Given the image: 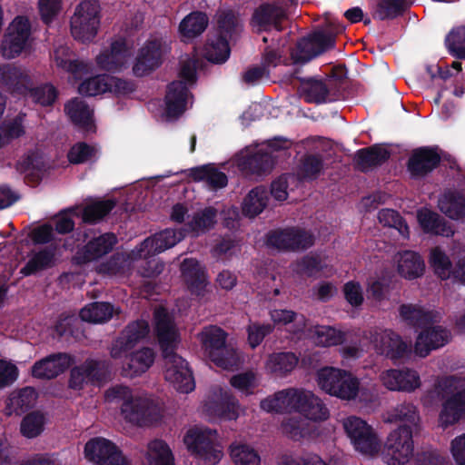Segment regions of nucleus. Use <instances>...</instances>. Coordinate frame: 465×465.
<instances>
[{
    "mask_svg": "<svg viewBox=\"0 0 465 465\" xmlns=\"http://www.w3.org/2000/svg\"><path fill=\"white\" fill-rule=\"evenodd\" d=\"M155 332L164 361L166 381L182 393H189L195 388L194 379L187 361L174 352L180 342V334L173 317L160 307L154 312Z\"/></svg>",
    "mask_w": 465,
    "mask_h": 465,
    "instance_id": "1",
    "label": "nucleus"
},
{
    "mask_svg": "<svg viewBox=\"0 0 465 465\" xmlns=\"http://www.w3.org/2000/svg\"><path fill=\"white\" fill-rule=\"evenodd\" d=\"M148 333L149 325L145 321L134 322L113 342L110 355L121 361L124 375L139 376L153 365L155 353L152 349L141 348L133 351L135 345L147 337Z\"/></svg>",
    "mask_w": 465,
    "mask_h": 465,
    "instance_id": "2",
    "label": "nucleus"
},
{
    "mask_svg": "<svg viewBox=\"0 0 465 465\" xmlns=\"http://www.w3.org/2000/svg\"><path fill=\"white\" fill-rule=\"evenodd\" d=\"M260 406L267 412L296 411L308 422H321L330 417V411L320 397L299 388L280 391L262 400Z\"/></svg>",
    "mask_w": 465,
    "mask_h": 465,
    "instance_id": "3",
    "label": "nucleus"
},
{
    "mask_svg": "<svg viewBox=\"0 0 465 465\" xmlns=\"http://www.w3.org/2000/svg\"><path fill=\"white\" fill-rule=\"evenodd\" d=\"M108 402H121L120 410L123 418L137 426H151L159 423L163 417L161 403L152 396L129 389L124 386H114L105 392Z\"/></svg>",
    "mask_w": 465,
    "mask_h": 465,
    "instance_id": "4",
    "label": "nucleus"
},
{
    "mask_svg": "<svg viewBox=\"0 0 465 465\" xmlns=\"http://www.w3.org/2000/svg\"><path fill=\"white\" fill-rule=\"evenodd\" d=\"M433 392L444 399L439 415V424L447 428L465 417V378L449 376L440 378Z\"/></svg>",
    "mask_w": 465,
    "mask_h": 465,
    "instance_id": "5",
    "label": "nucleus"
},
{
    "mask_svg": "<svg viewBox=\"0 0 465 465\" xmlns=\"http://www.w3.org/2000/svg\"><path fill=\"white\" fill-rule=\"evenodd\" d=\"M0 84L13 93L29 95L42 106L51 105L57 96L55 88L49 84L31 88L28 74L11 64H0Z\"/></svg>",
    "mask_w": 465,
    "mask_h": 465,
    "instance_id": "6",
    "label": "nucleus"
},
{
    "mask_svg": "<svg viewBox=\"0 0 465 465\" xmlns=\"http://www.w3.org/2000/svg\"><path fill=\"white\" fill-rule=\"evenodd\" d=\"M315 381L322 391L341 401H354L361 392L360 380L343 369L322 367L316 371Z\"/></svg>",
    "mask_w": 465,
    "mask_h": 465,
    "instance_id": "7",
    "label": "nucleus"
},
{
    "mask_svg": "<svg viewBox=\"0 0 465 465\" xmlns=\"http://www.w3.org/2000/svg\"><path fill=\"white\" fill-rule=\"evenodd\" d=\"M226 333L217 326L205 327L199 334L204 355L217 367L233 370L242 363L240 353L226 345Z\"/></svg>",
    "mask_w": 465,
    "mask_h": 465,
    "instance_id": "8",
    "label": "nucleus"
},
{
    "mask_svg": "<svg viewBox=\"0 0 465 465\" xmlns=\"http://www.w3.org/2000/svg\"><path fill=\"white\" fill-rule=\"evenodd\" d=\"M218 28L208 41L204 48V55L212 63L223 64L230 56L228 38L239 34L242 25L239 17L232 11H222L218 15Z\"/></svg>",
    "mask_w": 465,
    "mask_h": 465,
    "instance_id": "9",
    "label": "nucleus"
},
{
    "mask_svg": "<svg viewBox=\"0 0 465 465\" xmlns=\"http://www.w3.org/2000/svg\"><path fill=\"white\" fill-rule=\"evenodd\" d=\"M195 70L194 60L183 61L179 74L180 80L173 82L168 86L164 108L166 120L177 118L187 109L190 101L188 87L196 81Z\"/></svg>",
    "mask_w": 465,
    "mask_h": 465,
    "instance_id": "10",
    "label": "nucleus"
},
{
    "mask_svg": "<svg viewBox=\"0 0 465 465\" xmlns=\"http://www.w3.org/2000/svg\"><path fill=\"white\" fill-rule=\"evenodd\" d=\"M342 428L355 451L375 458L381 450V441L375 429L363 419L351 415L341 420Z\"/></svg>",
    "mask_w": 465,
    "mask_h": 465,
    "instance_id": "11",
    "label": "nucleus"
},
{
    "mask_svg": "<svg viewBox=\"0 0 465 465\" xmlns=\"http://www.w3.org/2000/svg\"><path fill=\"white\" fill-rule=\"evenodd\" d=\"M183 442L187 449L201 460L215 465L223 458V447L217 443L216 430L193 427L187 430Z\"/></svg>",
    "mask_w": 465,
    "mask_h": 465,
    "instance_id": "12",
    "label": "nucleus"
},
{
    "mask_svg": "<svg viewBox=\"0 0 465 465\" xmlns=\"http://www.w3.org/2000/svg\"><path fill=\"white\" fill-rule=\"evenodd\" d=\"M381 460L386 465H408L414 456L413 433L410 427L399 426L386 437Z\"/></svg>",
    "mask_w": 465,
    "mask_h": 465,
    "instance_id": "13",
    "label": "nucleus"
},
{
    "mask_svg": "<svg viewBox=\"0 0 465 465\" xmlns=\"http://www.w3.org/2000/svg\"><path fill=\"white\" fill-rule=\"evenodd\" d=\"M288 147V142L273 139L261 145L259 149L247 147L233 159V163L242 170L251 173L265 172L273 164L274 152Z\"/></svg>",
    "mask_w": 465,
    "mask_h": 465,
    "instance_id": "14",
    "label": "nucleus"
},
{
    "mask_svg": "<svg viewBox=\"0 0 465 465\" xmlns=\"http://www.w3.org/2000/svg\"><path fill=\"white\" fill-rule=\"evenodd\" d=\"M100 5L96 0H84L75 8L71 18L73 37L82 43L94 39L100 27Z\"/></svg>",
    "mask_w": 465,
    "mask_h": 465,
    "instance_id": "15",
    "label": "nucleus"
},
{
    "mask_svg": "<svg viewBox=\"0 0 465 465\" xmlns=\"http://www.w3.org/2000/svg\"><path fill=\"white\" fill-rule=\"evenodd\" d=\"M202 411L213 421L234 420L239 417L240 404L228 389L216 386L203 401Z\"/></svg>",
    "mask_w": 465,
    "mask_h": 465,
    "instance_id": "16",
    "label": "nucleus"
},
{
    "mask_svg": "<svg viewBox=\"0 0 465 465\" xmlns=\"http://www.w3.org/2000/svg\"><path fill=\"white\" fill-rule=\"evenodd\" d=\"M31 25L24 16L15 17L3 37L0 51L3 57L13 59L31 49Z\"/></svg>",
    "mask_w": 465,
    "mask_h": 465,
    "instance_id": "17",
    "label": "nucleus"
},
{
    "mask_svg": "<svg viewBox=\"0 0 465 465\" xmlns=\"http://www.w3.org/2000/svg\"><path fill=\"white\" fill-rule=\"evenodd\" d=\"M170 44L166 36H151L139 51L133 67L134 74L143 76L157 68L170 51Z\"/></svg>",
    "mask_w": 465,
    "mask_h": 465,
    "instance_id": "18",
    "label": "nucleus"
},
{
    "mask_svg": "<svg viewBox=\"0 0 465 465\" xmlns=\"http://www.w3.org/2000/svg\"><path fill=\"white\" fill-rule=\"evenodd\" d=\"M84 456L95 465H130L119 448L102 437L91 439L85 443Z\"/></svg>",
    "mask_w": 465,
    "mask_h": 465,
    "instance_id": "19",
    "label": "nucleus"
},
{
    "mask_svg": "<svg viewBox=\"0 0 465 465\" xmlns=\"http://www.w3.org/2000/svg\"><path fill=\"white\" fill-rule=\"evenodd\" d=\"M334 35L324 31H317L308 37L302 38L292 52L295 64H304L334 46Z\"/></svg>",
    "mask_w": 465,
    "mask_h": 465,
    "instance_id": "20",
    "label": "nucleus"
},
{
    "mask_svg": "<svg viewBox=\"0 0 465 465\" xmlns=\"http://www.w3.org/2000/svg\"><path fill=\"white\" fill-rule=\"evenodd\" d=\"M267 243L278 250L299 252L313 244V236L304 229L288 228L271 232L268 235Z\"/></svg>",
    "mask_w": 465,
    "mask_h": 465,
    "instance_id": "21",
    "label": "nucleus"
},
{
    "mask_svg": "<svg viewBox=\"0 0 465 465\" xmlns=\"http://www.w3.org/2000/svg\"><path fill=\"white\" fill-rule=\"evenodd\" d=\"M105 379L103 364L92 359L70 371L69 388L74 391H83L89 387H100Z\"/></svg>",
    "mask_w": 465,
    "mask_h": 465,
    "instance_id": "22",
    "label": "nucleus"
},
{
    "mask_svg": "<svg viewBox=\"0 0 465 465\" xmlns=\"http://www.w3.org/2000/svg\"><path fill=\"white\" fill-rule=\"evenodd\" d=\"M133 90V84L107 74L85 79L78 87L79 93L86 96H95L107 92L115 94H127Z\"/></svg>",
    "mask_w": 465,
    "mask_h": 465,
    "instance_id": "23",
    "label": "nucleus"
},
{
    "mask_svg": "<svg viewBox=\"0 0 465 465\" xmlns=\"http://www.w3.org/2000/svg\"><path fill=\"white\" fill-rule=\"evenodd\" d=\"M380 381L386 389L392 391L412 392L421 385L419 372L406 367L381 371Z\"/></svg>",
    "mask_w": 465,
    "mask_h": 465,
    "instance_id": "24",
    "label": "nucleus"
},
{
    "mask_svg": "<svg viewBox=\"0 0 465 465\" xmlns=\"http://www.w3.org/2000/svg\"><path fill=\"white\" fill-rule=\"evenodd\" d=\"M368 338L377 353L392 360L401 358L408 349V345L401 337L391 330L371 331Z\"/></svg>",
    "mask_w": 465,
    "mask_h": 465,
    "instance_id": "25",
    "label": "nucleus"
},
{
    "mask_svg": "<svg viewBox=\"0 0 465 465\" xmlns=\"http://www.w3.org/2000/svg\"><path fill=\"white\" fill-rule=\"evenodd\" d=\"M183 237L184 234L180 230H163L144 240L143 242L135 249L134 255L137 253L139 257L144 258H147V256L151 255H156L167 249L173 247Z\"/></svg>",
    "mask_w": 465,
    "mask_h": 465,
    "instance_id": "26",
    "label": "nucleus"
},
{
    "mask_svg": "<svg viewBox=\"0 0 465 465\" xmlns=\"http://www.w3.org/2000/svg\"><path fill=\"white\" fill-rule=\"evenodd\" d=\"M130 52L123 39L112 43L110 49L104 50L96 57L97 65L106 71H118L124 68Z\"/></svg>",
    "mask_w": 465,
    "mask_h": 465,
    "instance_id": "27",
    "label": "nucleus"
},
{
    "mask_svg": "<svg viewBox=\"0 0 465 465\" xmlns=\"http://www.w3.org/2000/svg\"><path fill=\"white\" fill-rule=\"evenodd\" d=\"M450 339V332L441 326L427 328L417 338L415 353L420 357H426L431 350L444 346Z\"/></svg>",
    "mask_w": 465,
    "mask_h": 465,
    "instance_id": "28",
    "label": "nucleus"
},
{
    "mask_svg": "<svg viewBox=\"0 0 465 465\" xmlns=\"http://www.w3.org/2000/svg\"><path fill=\"white\" fill-rule=\"evenodd\" d=\"M70 363L71 358L67 354L50 355L34 364L32 374L39 379H53L64 372Z\"/></svg>",
    "mask_w": 465,
    "mask_h": 465,
    "instance_id": "29",
    "label": "nucleus"
},
{
    "mask_svg": "<svg viewBox=\"0 0 465 465\" xmlns=\"http://www.w3.org/2000/svg\"><path fill=\"white\" fill-rule=\"evenodd\" d=\"M181 272L190 291L202 295L208 285L204 267L194 259H185L181 264Z\"/></svg>",
    "mask_w": 465,
    "mask_h": 465,
    "instance_id": "30",
    "label": "nucleus"
},
{
    "mask_svg": "<svg viewBox=\"0 0 465 465\" xmlns=\"http://www.w3.org/2000/svg\"><path fill=\"white\" fill-rule=\"evenodd\" d=\"M271 320L275 325L286 326L292 339L302 340L305 335L307 320L291 310H272L270 312Z\"/></svg>",
    "mask_w": 465,
    "mask_h": 465,
    "instance_id": "31",
    "label": "nucleus"
},
{
    "mask_svg": "<svg viewBox=\"0 0 465 465\" xmlns=\"http://www.w3.org/2000/svg\"><path fill=\"white\" fill-rule=\"evenodd\" d=\"M302 339H309L317 346H336L345 340L344 333L330 326L312 325L307 322L305 335Z\"/></svg>",
    "mask_w": 465,
    "mask_h": 465,
    "instance_id": "32",
    "label": "nucleus"
},
{
    "mask_svg": "<svg viewBox=\"0 0 465 465\" xmlns=\"http://www.w3.org/2000/svg\"><path fill=\"white\" fill-rule=\"evenodd\" d=\"M116 243V237L112 233H105L94 238L80 251L75 259L77 262H86L96 260L111 252Z\"/></svg>",
    "mask_w": 465,
    "mask_h": 465,
    "instance_id": "33",
    "label": "nucleus"
},
{
    "mask_svg": "<svg viewBox=\"0 0 465 465\" xmlns=\"http://www.w3.org/2000/svg\"><path fill=\"white\" fill-rule=\"evenodd\" d=\"M285 17L284 10L277 5H262L258 7L252 15V25L259 31L271 28H279V23Z\"/></svg>",
    "mask_w": 465,
    "mask_h": 465,
    "instance_id": "34",
    "label": "nucleus"
},
{
    "mask_svg": "<svg viewBox=\"0 0 465 465\" xmlns=\"http://www.w3.org/2000/svg\"><path fill=\"white\" fill-rule=\"evenodd\" d=\"M397 270L405 279H415L423 274L425 264L421 256L413 251L399 252L395 258Z\"/></svg>",
    "mask_w": 465,
    "mask_h": 465,
    "instance_id": "35",
    "label": "nucleus"
},
{
    "mask_svg": "<svg viewBox=\"0 0 465 465\" xmlns=\"http://www.w3.org/2000/svg\"><path fill=\"white\" fill-rule=\"evenodd\" d=\"M53 62L58 67L72 74L74 79H80L90 70V65L84 62L73 60L67 46H58L53 54Z\"/></svg>",
    "mask_w": 465,
    "mask_h": 465,
    "instance_id": "36",
    "label": "nucleus"
},
{
    "mask_svg": "<svg viewBox=\"0 0 465 465\" xmlns=\"http://www.w3.org/2000/svg\"><path fill=\"white\" fill-rule=\"evenodd\" d=\"M439 162L440 156L433 149L420 148L411 154L408 169L414 176L423 175L434 169Z\"/></svg>",
    "mask_w": 465,
    "mask_h": 465,
    "instance_id": "37",
    "label": "nucleus"
},
{
    "mask_svg": "<svg viewBox=\"0 0 465 465\" xmlns=\"http://www.w3.org/2000/svg\"><path fill=\"white\" fill-rule=\"evenodd\" d=\"M417 220L424 232L446 237L453 234L452 228L443 222L437 213L426 207L418 210Z\"/></svg>",
    "mask_w": 465,
    "mask_h": 465,
    "instance_id": "38",
    "label": "nucleus"
},
{
    "mask_svg": "<svg viewBox=\"0 0 465 465\" xmlns=\"http://www.w3.org/2000/svg\"><path fill=\"white\" fill-rule=\"evenodd\" d=\"M384 420L390 423L401 422V426L410 427L414 433L419 427L420 415L413 404L402 403L388 412Z\"/></svg>",
    "mask_w": 465,
    "mask_h": 465,
    "instance_id": "39",
    "label": "nucleus"
},
{
    "mask_svg": "<svg viewBox=\"0 0 465 465\" xmlns=\"http://www.w3.org/2000/svg\"><path fill=\"white\" fill-rule=\"evenodd\" d=\"M298 364V358L292 352H275L269 355L265 369L277 376L291 372Z\"/></svg>",
    "mask_w": 465,
    "mask_h": 465,
    "instance_id": "40",
    "label": "nucleus"
},
{
    "mask_svg": "<svg viewBox=\"0 0 465 465\" xmlns=\"http://www.w3.org/2000/svg\"><path fill=\"white\" fill-rule=\"evenodd\" d=\"M117 313L118 310L108 302H92L80 311V317L87 322L103 323Z\"/></svg>",
    "mask_w": 465,
    "mask_h": 465,
    "instance_id": "41",
    "label": "nucleus"
},
{
    "mask_svg": "<svg viewBox=\"0 0 465 465\" xmlns=\"http://www.w3.org/2000/svg\"><path fill=\"white\" fill-rule=\"evenodd\" d=\"M65 110L72 121L86 132L94 131L92 111L79 99H74L65 105Z\"/></svg>",
    "mask_w": 465,
    "mask_h": 465,
    "instance_id": "42",
    "label": "nucleus"
},
{
    "mask_svg": "<svg viewBox=\"0 0 465 465\" xmlns=\"http://www.w3.org/2000/svg\"><path fill=\"white\" fill-rule=\"evenodd\" d=\"M267 203V191L262 187H256L243 199L242 203V213L247 217L253 218L263 211Z\"/></svg>",
    "mask_w": 465,
    "mask_h": 465,
    "instance_id": "43",
    "label": "nucleus"
},
{
    "mask_svg": "<svg viewBox=\"0 0 465 465\" xmlns=\"http://www.w3.org/2000/svg\"><path fill=\"white\" fill-rule=\"evenodd\" d=\"M401 316L410 324L416 326H426L429 323L435 322L440 318L438 312L424 310L414 305H402L401 307Z\"/></svg>",
    "mask_w": 465,
    "mask_h": 465,
    "instance_id": "44",
    "label": "nucleus"
},
{
    "mask_svg": "<svg viewBox=\"0 0 465 465\" xmlns=\"http://www.w3.org/2000/svg\"><path fill=\"white\" fill-rule=\"evenodd\" d=\"M25 114H19L0 125V149L25 134Z\"/></svg>",
    "mask_w": 465,
    "mask_h": 465,
    "instance_id": "45",
    "label": "nucleus"
},
{
    "mask_svg": "<svg viewBox=\"0 0 465 465\" xmlns=\"http://www.w3.org/2000/svg\"><path fill=\"white\" fill-rule=\"evenodd\" d=\"M146 465H173V457L169 446L162 440L149 442Z\"/></svg>",
    "mask_w": 465,
    "mask_h": 465,
    "instance_id": "46",
    "label": "nucleus"
},
{
    "mask_svg": "<svg viewBox=\"0 0 465 465\" xmlns=\"http://www.w3.org/2000/svg\"><path fill=\"white\" fill-rule=\"evenodd\" d=\"M208 25L207 16L202 12H193L185 16L179 25L183 38L190 39L202 34Z\"/></svg>",
    "mask_w": 465,
    "mask_h": 465,
    "instance_id": "47",
    "label": "nucleus"
},
{
    "mask_svg": "<svg viewBox=\"0 0 465 465\" xmlns=\"http://www.w3.org/2000/svg\"><path fill=\"white\" fill-rule=\"evenodd\" d=\"M230 457L235 465H260L261 459L257 451L242 442H232L229 448Z\"/></svg>",
    "mask_w": 465,
    "mask_h": 465,
    "instance_id": "48",
    "label": "nucleus"
},
{
    "mask_svg": "<svg viewBox=\"0 0 465 465\" xmlns=\"http://www.w3.org/2000/svg\"><path fill=\"white\" fill-rule=\"evenodd\" d=\"M430 263L440 278L455 281L456 268L452 269L449 257L440 247H434L430 250Z\"/></svg>",
    "mask_w": 465,
    "mask_h": 465,
    "instance_id": "49",
    "label": "nucleus"
},
{
    "mask_svg": "<svg viewBox=\"0 0 465 465\" xmlns=\"http://www.w3.org/2000/svg\"><path fill=\"white\" fill-rule=\"evenodd\" d=\"M295 271L308 275L331 276L332 269L318 255H307L296 264Z\"/></svg>",
    "mask_w": 465,
    "mask_h": 465,
    "instance_id": "50",
    "label": "nucleus"
},
{
    "mask_svg": "<svg viewBox=\"0 0 465 465\" xmlns=\"http://www.w3.org/2000/svg\"><path fill=\"white\" fill-rule=\"evenodd\" d=\"M217 212L213 207H206L197 212L188 222V227L195 235L210 230L216 223Z\"/></svg>",
    "mask_w": 465,
    "mask_h": 465,
    "instance_id": "51",
    "label": "nucleus"
},
{
    "mask_svg": "<svg viewBox=\"0 0 465 465\" xmlns=\"http://www.w3.org/2000/svg\"><path fill=\"white\" fill-rule=\"evenodd\" d=\"M282 432L290 439L299 440L311 433L310 422L298 417H289L282 420Z\"/></svg>",
    "mask_w": 465,
    "mask_h": 465,
    "instance_id": "52",
    "label": "nucleus"
},
{
    "mask_svg": "<svg viewBox=\"0 0 465 465\" xmlns=\"http://www.w3.org/2000/svg\"><path fill=\"white\" fill-rule=\"evenodd\" d=\"M46 419L39 411H33L27 414L21 421V434L27 439H34L42 434L45 430Z\"/></svg>",
    "mask_w": 465,
    "mask_h": 465,
    "instance_id": "53",
    "label": "nucleus"
},
{
    "mask_svg": "<svg viewBox=\"0 0 465 465\" xmlns=\"http://www.w3.org/2000/svg\"><path fill=\"white\" fill-rule=\"evenodd\" d=\"M439 208L450 218L458 219L465 215V200L460 195L448 193L440 198Z\"/></svg>",
    "mask_w": 465,
    "mask_h": 465,
    "instance_id": "54",
    "label": "nucleus"
},
{
    "mask_svg": "<svg viewBox=\"0 0 465 465\" xmlns=\"http://www.w3.org/2000/svg\"><path fill=\"white\" fill-rule=\"evenodd\" d=\"M389 157L388 151L381 146H373L360 150L356 154L358 166L366 170L373 165L380 164Z\"/></svg>",
    "mask_w": 465,
    "mask_h": 465,
    "instance_id": "55",
    "label": "nucleus"
},
{
    "mask_svg": "<svg viewBox=\"0 0 465 465\" xmlns=\"http://www.w3.org/2000/svg\"><path fill=\"white\" fill-rule=\"evenodd\" d=\"M45 163L41 156L36 153H30L22 158L16 164V169L25 177L37 180L44 172Z\"/></svg>",
    "mask_w": 465,
    "mask_h": 465,
    "instance_id": "56",
    "label": "nucleus"
},
{
    "mask_svg": "<svg viewBox=\"0 0 465 465\" xmlns=\"http://www.w3.org/2000/svg\"><path fill=\"white\" fill-rule=\"evenodd\" d=\"M379 222L383 225L396 229L403 238H409V226L394 210L383 209L378 213Z\"/></svg>",
    "mask_w": 465,
    "mask_h": 465,
    "instance_id": "57",
    "label": "nucleus"
},
{
    "mask_svg": "<svg viewBox=\"0 0 465 465\" xmlns=\"http://www.w3.org/2000/svg\"><path fill=\"white\" fill-rule=\"evenodd\" d=\"M54 253L48 250H43L33 253L25 266L21 270L24 275L33 274L40 270H44L53 264Z\"/></svg>",
    "mask_w": 465,
    "mask_h": 465,
    "instance_id": "58",
    "label": "nucleus"
},
{
    "mask_svg": "<svg viewBox=\"0 0 465 465\" xmlns=\"http://www.w3.org/2000/svg\"><path fill=\"white\" fill-rule=\"evenodd\" d=\"M195 177L206 182L213 189L223 188L228 183L227 176L212 165L197 169Z\"/></svg>",
    "mask_w": 465,
    "mask_h": 465,
    "instance_id": "59",
    "label": "nucleus"
},
{
    "mask_svg": "<svg viewBox=\"0 0 465 465\" xmlns=\"http://www.w3.org/2000/svg\"><path fill=\"white\" fill-rule=\"evenodd\" d=\"M100 152L95 146L84 143H78L74 145L68 153V160L72 163H83L96 160Z\"/></svg>",
    "mask_w": 465,
    "mask_h": 465,
    "instance_id": "60",
    "label": "nucleus"
},
{
    "mask_svg": "<svg viewBox=\"0 0 465 465\" xmlns=\"http://www.w3.org/2000/svg\"><path fill=\"white\" fill-rule=\"evenodd\" d=\"M114 206L111 200L98 201L87 205L82 211V218L86 223H94L106 215Z\"/></svg>",
    "mask_w": 465,
    "mask_h": 465,
    "instance_id": "61",
    "label": "nucleus"
},
{
    "mask_svg": "<svg viewBox=\"0 0 465 465\" xmlns=\"http://www.w3.org/2000/svg\"><path fill=\"white\" fill-rule=\"evenodd\" d=\"M134 251H135V249L133 250L131 252V253L128 254L127 261L134 262V261L140 260L141 262H140L139 266L143 267L140 273L143 277H153L162 272V271L163 269V264L162 262H160L157 259H155L154 255L147 256V258L139 257V255H137V253H135L134 255Z\"/></svg>",
    "mask_w": 465,
    "mask_h": 465,
    "instance_id": "62",
    "label": "nucleus"
},
{
    "mask_svg": "<svg viewBox=\"0 0 465 465\" xmlns=\"http://www.w3.org/2000/svg\"><path fill=\"white\" fill-rule=\"evenodd\" d=\"M449 51L460 58H465V26L452 30L446 37Z\"/></svg>",
    "mask_w": 465,
    "mask_h": 465,
    "instance_id": "63",
    "label": "nucleus"
},
{
    "mask_svg": "<svg viewBox=\"0 0 465 465\" xmlns=\"http://www.w3.org/2000/svg\"><path fill=\"white\" fill-rule=\"evenodd\" d=\"M36 400V391L31 387H26L11 394L9 402L14 411L23 410L32 406Z\"/></svg>",
    "mask_w": 465,
    "mask_h": 465,
    "instance_id": "64",
    "label": "nucleus"
}]
</instances>
